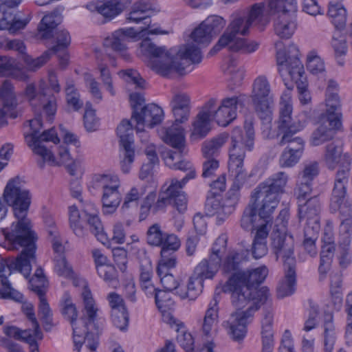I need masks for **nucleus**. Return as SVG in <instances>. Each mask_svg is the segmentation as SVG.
I'll list each match as a JSON object with an SVG mask.
<instances>
[{
  "instance_id": "obj_38",
  "label": "nucleus",
  "mask_w": 352,
  "mask_h": 352,
  "mask_svg": "<svg viewBox=\"0 0 352 352\" xmlns=\"http://www.w3.org/2000/svg\"><path fill=\"white\" fill-rule=\"evenodd\" d=\"M102 212L104 215L113 214L122 201V195L119 190L113 188L102 190Z\"/></svg>"
},
{
  "instance_id": "obj_4",
  "label": "nucleus",
  "mask_w": 352,
  "mask_h": 352,
  "mask_svg": "<svg viewBox=\"0 0 352 352\" xmlns=\"http://www.w3.org/2000/svg\"><path fill=\"white\" fill-rule=\"evenodd\" d=\"M140 48L151 57L158 58L151 61V67L164 76L172 71L182 74L187 65L199 63L202 59L200 49L193 43L182 45L178 50L167 51L165 47H157L146 38L141 42Z\"/></svg>"
},
{
  "instance_id": "obj_15",
  "label": "nucleus",
  "mask_w": 352,
  "mask_h": 352,
  "mask_svg": "<svg viewBox=\"0 0 352 352\" xmlns=\"http://www.w3.org/2000/svg\"><path fill=\"white\" fill-rule=\"evenodd\" d=\"M248 100V96L244 94L223 98L216 111L214 107L212 109V119L219 126H226L236 118L237 109L244 107Z\"/></svg>"
},
{
  "instance_id": "obj_63",
  "label": "nucleus",
  "mask_w": 352,
  "mask_h": 352,
  "mask_svg": "<svg viewBox=\"0 0 352 352\" xmlns=\"http://www.w3.org/2000/svg\"><path fill=\"white\" fill-rule=\"evenodd\" d=\"M65 92L68 105L72 107L75 111L82 108L83 102L80 100V95L73 85H67Z\"/></svg>"
},
{
  "instance_id": "obj_33",
  "label": "nucleus",
  "mask_w": 352,
  "mask_h": 352,
  "mask_svg": "<svg viewBox=\"0 0 352 352\" xmlns=\"http://www.w3.org/2000/svg\"><path fill=\"white\" fill-rule=\"evenodd\" d=\"M151 5L146 0H140L135 3L126 14V20L129 23H140L143 22L144 25H151L150 14Z\"/></svg>"
},
{
  "instance_id": "obj_17",
  "label": "nucleus",
  "mask_w": 352,
  "mask_h": 352,
  "mask_svg": "<svg viewBox=\"0 0 352 352\" xmlns=\"http://www.w3.org/2000/svg\"><path fill=\"white\" fill-rule=\"evenodd\" d=\"M351 164V160L346 158L344 164L340 165L336 173L330 202V210L332 212H336L342 204H346L344 201L350 177Z\"/></svg>"
},
{
  "instance_id": "obj_8",
  "label": "nucleus",
  "mask_w": 352,
  "mask_h": 352,
  "mask_svg": "<svg viewBox=\"0 0 352 352\" xmlns=\"http://www.w3.org/2000/svg\"><path fill=\"white\" fill-rule=\"evenodd\" d=\"M289 177L283 171L272 175L260 184L252 193L255 201L261 199L258 214L261 218H267L274 212L279 202V196L285 192Z\"/></svg>"
},
{
  "instance_id": "obj_14",
  "label": "nucleus",
  "mask_w": 352,
  "mask_h": 352,
  "mask_svg": "<svg viewBox=\"0 0 352 352\" xmlns=\"http://www.w3.org/2000/svg\"><path fill=\"white\" fill-rule=\"evenodd\" d=\"M117 135L120 139V164L124 173H129L135 160L133 146V129L131 122L122 120L117 126Z\"/></svg>"
},
{
  "instance_id": "obj_32",
  "label": "nucleus",
  "mask_w": 352,
  "mask_h": 352,
  "mask_svg": "<svg viewBox=\"0 0 352 352\" xmlns=\"http://www.w3.org/2000/svg\"><path fill=\"white\" fill-rule=\"evenodd\" d=\"M28 22V19H17L14 10L0 6V30H8L10 33L14 34L23 29Z\"/></svg>"
},
{
  "instance_id": "obj_35",
  "label": "nucleus",
  "mask_w": 352,
  "mask_h": 352,
  "mask_svg": "<svg viewBox=\"0 0 352 352\" xmlns=\"http://www.w3.org/2000/svg\"><path fill=\"white\" fill-rule=\"evenodd\" d=\"M217 192H208L206 201V210L210 215L217 214V217L223 219L233 212V207L227 206L225 203L221 204Z\"/></svg>"
},
{
  "instance_id": "obj_45",
  "label": "nucleus",
  "mask_w": 352,
  "mask_h": 352,
  "mask_svg": "<svg viewBox=\"0 0 352 352\" xmlns=\"http://www.w3.org/2000/svg\"><path fill=\"white\" fill-rule=\"evenodd\" d=\"M327 14L336 29L340 30L345 26L346 10L340 1H330Z\"/></svg>"
},
{
  "instance_id": "obj_1",
  "label": "nucleus",
  "mask_w": 352,
  "mask_h": 352,
  "mask_svg": "<svg viewBox=\"0 0 352 352\" xmlns=\"http://www.w3.org/2000/svg\"><path fill=\"white\" fill-rule=\"evenodd\" d=\"M267 274V268L261 266L235 272L226 283L225 291L231 293V303L236 310L231 314L226 324L229 334L236 341L245 338L249 319L270 297L267 287L258 289Z\"/></svg>"
},
{
  "instance_id": "obj_53",
  "label": "nucleus",
  "mask_w": 352,
  "mask_h": 352,
  "mask_svg": "<svg viewBox=\"0 0 352 352\" xmlns=\"http://www.w3.org/2000/svg\"><path fill=\"white\" fill-rule=\"evenodd\" d=\"M272 98L263 100H252L255 111L263 123L269 124L272 120L271 104Z\"/></svg>"
},
{
  "instance_id": "obj_37",
  "label": "nucleus",
  "mask_w": 352,
  "mask_h": 352,
  "mask_svg": "<svg viewBox=\"0 0 352 352\" xmlns=\"http://www.w3.org/2000/svg\"><path fill=\"white\" fill-rule=\"evenodd\" d=\"M221 263V262L217 257L213 258L209 256L208 258H204L198 263L195 267L193 274L202 280L212 279L218 272Z\"/></svg>"
},
{
  "instance_id": "obj_54",
  "label": "nucleus",
  "mask_w": 352,
  "mask_h": 352,
  "mask_svg": "<svg viewBox=\"0 0 352 352\" xmlns=\"http://www.w3.org/2000/svg\"><path fill=\"white\" fill-rule=\"evenodd\" d=\"M175 182H177L176 179H172L170 185L160 194L157 201L152 204L153 213L155 214L163 210L168 204H171V197L175 192Z\"/></svg>"
},
{
  "instance_id": "obj_18",
  "label": "nucleus",
  "mask_w": 352,
  "mask_h": 352,
  "mask_svg": "<svg viewBox=\"0 0 352 352\" xmlns=\"http://www.w3.org/2000/svg\"><path fill=\"white\" fill-rule=\"evenodd\" d=\"M171 110L175 118V122L170 127L164 129L162 139L165 143L172 147V149L166 150L165 151L175 153L177 149L173 144L177 143V136L181 135L183 138L184 152L182 153V156H184L187 153V150L186 149L184 129L180 126V124L188 120L190 109L184 111V109L171 108Z\"/></svg>"
},
{
  "instance_id": "obj_44",
  "label": "nucleus",
  "mask_w": 352,
  "mask_h": 352,
  "mask_svg": "<svg viewBox=\"0 0 352 352\" xmlns=\"http://www.w3.org/2000/svg\"><path fill=\"white\" fill-rule=\"evenodd\" d=\"M241 170L243 171V174L244 175L241 176V178L238 177L236 174L235 175L234 173H232L230 169L228 168L229 174L231 177H233L234 183L227 192V198L225 204L227 206L233 207V210L234 209V206L236 204L239 200V189L248 177V173L246 169L244 167H241L240 171Z\"/></svg>"
},
{
  "instance_id": "obj_21",
  "label": "nucleus",
  "mask_w": 352,
  "mask_h": 352,
  "mask_svg": "<svg viewBox=\"0 0 352 352\" xmlns=\"http://www.w3.org/2000/svg\"><path fill=\"white\" fill-rule=\"evenodd\" d=\"M271 247L273 252L276 254V259L280 256L283 258V266L288 261L289 258L294 261L296 264V259L294 254V245L292 241L286 239V232L273 230L270 235Z\"/></svg>"
},
{
  "instance_id": "obj_5",
  "label": "nucleus",
  "mask_w": 352,
  "mask_h": 352,
  "mask_svg": "<svg viewBox=\"0 0 352 352\" xmlns=\"http://www.w3.org/2000/svg\"><path fill=\"white\" fill-rule=\"evenodd\" d=\"M300 52L296 45H289L283 50L276 52V62L278 72L289 90L294 88V82L298 93V98L302 104H307L306 98L308 91V80L304 66L299 58Z\"/></svg>"
},
{
  "instance_id": "obj_42",
  "label": "nucleus",
  "mask_w": 352,
  "mask_h": 352,
  "mask_svg": "<svg viewBox=\"0 0 352 352\" xmlns=\"http://www.w3.org/2000/svg\"><path fill=\"white\" fill-rule=\"evenodd\" d=\"M272 322L273 315L270 311H267L261 321L262 352H272L274 347Z\"/></svg>"
},
{
  "instance_id": "obj_11",
  "label": "nucleus",
  "mask_w": 352,
  "mask_h": 352,
  "mask_svg": "<svg viewBox=\"0 0 352 352\" xmlns=\"http://www.w3.org/2000/svg\"><path fill=\"white\" fill-rule=\"evenodd\" d=\"M5 201L12 207L15 218L18 221V227L23 226L22 231L28 230V226L32 228L30 220L27 217L28 211L31 204V196L29 190L21 184L20 178L16 177L10 179L3 192Z\"/></svg>"
},
{
  "instance_id": "obj_24",
  "label": "nucleus",
  "mask_w": 352,
  "mask_h": 352,
  "mask_svg": "<svg viewBox=\"0 0 352 352\" xmlns=\"http://www.w3.org/2000/svg\"><path fill=\"white\" fill-rule=\"evenodd\" d=\"M346 158L351 160L348 153H344L343 144L340 140H335L325 146L322 160L328 169L335 170L344 164Z\"/></svg>"
},
{
  "instance_id": "obj_6",
  "label": "nucleus",
  "mask_w": 352,
  "mask_h": 352,
  "mask_svg": "<svg viewBox=\"0 0 352 352\" xmlns=\"http://www.w3.org/2000/svg\"><path fill=\"white\" fill-rule=\"evenodd\" d=\"M174 146L176 147L177 151L175 153L171 151H163L162 157L166 165L172 169L180 170L182 171H188L186 176L178 181L176 179L175 192L171 197V201H173L174 206L179 212L183 213L187 208V198L184 192L182 190L183 187L191 179H194L196 176V171L190 162L186 160L182 156L184 152V144L182 136H177V143H175Z\"/></svg>"
},
{
  "instance_id": "obj_13",
  "label": "nucleus",
  "mask_w": 352,
  "mask_h": 352,
  "mask_svg": "<svg viewBox=\"0 0 352 352\" xmlns=\"http://www.w3.org/2000/svg\"><path fill=\"white\" fill-rule=\"evenodd\" d=\"M292 105L289 93H284L280 97L279 118L277 121V135H282L279 145L285 144L291 135L300 131L304 126L292 117Z\"/></svg>"
},
{
  "instance_id": "obj_7",
  "label": "nucleus",
  "mask_w": 352,
  "mask_h": 352,
  "mask_svg": "<svg viewBox=\"0 0 352 352\" xmlns=\"http://www.w3.org/2000/svg\"><path fill=\"white\" fill-rule=\"evenodd\" d=\"M251 27L245 16H236L229 24L224 33L210 52H217L223 47L241 54H250L255 52L259 44L254 41L240 38L238 35H245Z\"/></svg>"
},
{
  "instance_id": "obj_56",
  "label": "nucleus",
  "mask_w": 352,
  "mask_h": 352,
  "mask_svg": "<svg viewBox=\"0 0 352 352\" xmlns=\"http://www.w3.org/2000/svg\"><path fill=\"white\" fill-rule=\"evenodd\" d=\"M301 150L285 148L279 157V165L282 168H290L295 166L300 160Z\"/></svg>"
},
{
  "instance_id": "obj_10",
  "label": "nucleus",
  "mask_w": 352,
  "mask_h": 352,
  "mask_svg": "<svg viewBox=\"0 0 352 352\" xmlns=\"http://www.w3.org/2000/svg\"><path fill=\"white\" fill-rule=\"evenodd\" d=\"M254 130L252 122H245L244 131L235 127L231 132V146L229 149L228 168L232 173L241 178L244 175L240 170L244 167L245 150L251 151L254 144Z\"/></svg>"
},
{
  "instance_id": "obj_59",
  "label": "nucleus",
  "mask_w": 352,
  "mask_h": 352,
  "mask_svg": "<svg viewBox=\"0 0 352 352\" xmlns=\"http://www.w3.org/2000/svg\"><path fill=\"white\" fill-rule=\"evenodd\" d=\"M226 25V21L218 15L208 16L204 21L203 25L208 30L212 36L219 34Z\"/></svg>"
},
{
  "instance_id": "obj_29",
  "label": "nucleus",
  "mask_w": 352,
  "mask_h": 352,
  "mask_svg": "<svg viewBox=\"0 0 352 352\" xmlns=\"http://www.w3.org/2000/svg\"><path fill=\"white\" fill-rule=\"evenodd\" d=\"M340 212L341 221L339 229V245L349 247L352 234V219L351 208L347 204H342L337 210Z\"/></svg>"
},
{
  "instance_id": "obj_40",
  "label": "nucleus",
  "mask_w": 352,
  "mask_h": 352,
  "mask_svg": "<svg viewBox=\"0 0 352 352\" xmlns=\"http://www.w3.org/2000/svg\"><path fill=\"white\" fill-rule=\"evenodd\" d=\"M342 278L340 273L331 275L329 305L334 311H339L343 302L342 292Z\"/></svg>"
},
{
  "instance_id": "obj_55",
  "label": "nucleus",
  "mask_w": 352,
  "mask_h": 352,
  "mask_svg": "<svg viewBox=\"0 0 352 352\" xmlns=\"http://www.w3.org/2000/svg\"><path fill=\"white\" fill-rule=\"evenodd\" d=\"M0 99L5 108L12 109L16 106L17 102L14 87L10 80H6L2 83L0 87Z\"/></svg>"
},
{
  "instance_id": "obj_61",
  "label": "nucleus",
  "mask_w": 352,
  "mask_h": 352,
  "mask_svg": "<svg viewBox=\"0 0 352 352\" xmlns=\"http://www.w3.org/2000/svg\"><path fill=\"white\" fill-rule=\"evenodd\" d=\"M84 125L87 131H94L98 126V120L96 117L95 110L91 108L90 102L86 103V109L84 114Z\"/></svg>"
},
{
  "instance_id": "obj_39",
  "label": "nucleus",
  "mask_w": 352,
  "mask_h": 352,
  "mask_svg": "<svg viewBox=\"0 0 352 352\" xmlns=\"http://www.w3.org/2000/svg\"><path fill=\"white\" fill-rule=\"evenodd\" d=\"M219 300L216 296L210 302L208 309L206 311L205 316L201 325L203 333L206 336H210L212 330L218 323L219 318Z\"/></svg>"
},
{
  "instance_id": "obj_34",
  "label": "nucleus",
  "mask_w": 352,
  "mask_h": 352,
  "mask_svg": "<svg viewBox=\"0 0 352 352\" xmlns=\"http://www.w3.org/2000/svg\"><path fill=\"white\" fill-rule=\"evenodd\" d=\"M309 73L310 80L314 81L318 88H323L327 81V72L324 61L315 51L309 52Z\"/></svg>"
},
{
  "instance_id": "obj_48",
  "label": "nucleus",
  "mask_w": 352,
  "mask_h": 352,
  "mask_svg": "<svg viewBox=\"0 0 352 352\" xmlns=\"http://www.w3.org/2000/svg\"><path fill=\"white\" fill-rule=\"evenodd\" d=\"M228 136L221 134L210 140L205 141L202 145V153L206 158H214L221 146L226 143Z\"/></svg>"
},
{
  "instance_id": "obj_64",
  "label": "nucleus",
  "mask_w": 352,
  "mask_h": 352,
  "mask_svg": "<svg viewBox=\"0 0 352 352\" xmlns=\"http://www.w3.org/2000/svg\"><path fill=\"white\" fill-rule=\"evenodd\" d=\"M54 270L56 272L61 276L70 278L73 275L72 267L68 264L65 258L60 254H58L55 258Z\"/></svg>"
},
{
  "instance_id": "obj_3",
  "label": "nucleus",
  "mask_w": 352,
  "mask_h": 352,
  "mask_svg": "<svg viewBox=\"0 0 352 352\" xmlns=\"http://www.w3.org/2000/svg\"><path fill=\"white\" fill-rule=\"evenodd\" d=\"M85 313L77 320L78 311L72 300L70 294L66 292L60 300V312L64 318L68 320L73 329L74 350L80 352L82 346L95 351L98 344V336L103 329L102 319L98 318V308L91 296L90 290L85 289L82 293Z\"/></svg>"
},
{
  "instance_id": "obj_22",
  "label": "nucleus",
  "mask_w": 352,
  "mask_h": 352,
  "mask_svg": "<svg viewBox=\"0 0 352 352\" xmlns=\"http://www.w3.org/2000/svg\"><path fill=\"white\" fill-rule=\"evenodd\" d=\"M339 91L340 87L338 83L333 79L329 80L325 91V102L327 107L325 113L331 115L333 118L331 123L334 126L339 123V117L341 118V104Z\"/></svg>"
},
{
  "instance_id": "obj_19",
  "label": "nucleus",
  "mask_w": 352,
  "mask_h": 352,
  "mask_svg": "<svg viewBox=\"0 0 352 352\" xmlns=\"http://www.w3.org/2000/svg\"><path fill=\"white\" fill-rule=\"evenodd\" d=\"M146 241L152 246L161 247V251L176 252L180 247V241L173 234H168L162 230L158 223L151 226L146 232Z\"/></svg>"
},
{
  "instance_id": "obj_58",
  "label": "nucleus",
  "mask_w": 352,
  "mask_h": 352,
  "mask_svg": "<svg viewBox=\"0 0 352 352\" xmlns=\"http://www.w3.org/2000/svg\"><path fill=\"white\" fill-rule=\"evenodd\" d=\"M145 154L147 157L148 162L147 164H143L141 168L140 177L142 179H144L150 175L154 166L159 163L158 157L153 147L148 146L145 150Z\"/></svg>"
},
{
  "instance_id": "obj_41",
  "label": "nucleus",
  "mask_w": 352,
  "mask_h": 352,
  "mask_svg": "<svg viewBox=\"0 0 352 352\" xmlns=\"http://www.w3.org/2000/svg\"><path fill=\"white\" fill-rule=\"evenodd\" d=\"M324 352H333L337 339V333L333 323V315L327 313L324 315L323 322Z\"/></svg>"
},
{
  "instance_id": "obj_50",
  "label": "nucleus",
  "mask_w": 352,
  "mask_h": 352,
  "mask_svg": "<svg viewBox=\"0 0 352 352\" xmlns=\"http://www.w3.org/2000/svg\"><path fill=\"white\" fill-rule=\"evenodd\" d=\"M202 280L197 278L192 274L189 278L186 290L181 287V290L178 292V296L181 299L188 298L190 300H195L201 292Z\"/></svg>"
},
{
  "instance_id": "obj_49",
  "label": "nucleus",
  "mask_w": 352,
  "mask_h": 352,
  "mask_svg": "<svg viewBox=\"0 0 352 352\" xmlns=\"http://www.w3.org/2000/svg\"><path fill=\"white\" fill-rule=\"evenodd\" d=\"M248 255L249 252L248 250L230 252L223 262V270L228 273L237 270L240 265L248 260Z\"/></svg>"
},
{
  "instance_id": "obj_12",
  "label": "nucleus",
  "mask_w": 352,
  "mask_h": 352,
  "mask_svg": "<svg viewBox=\"0 0 352 352\" xmlns=\"http://www.w3.org/2000/svg\"><path fill=\"white\" fill-rule=\"evenodd\" d=\"M28 228L27 232L22 231L23 226L18 227L16 221L12 223L10 230L0 229V245L10 250L23 248L21 252H28L30 257H34L37 236L32 228L28 226Z\"/></svg>"
},
{
  "instance_id": "obj_20",
  "label": "nucleus",
  "mask_w": 352,
  "mask_h": 352,
  "mask_svg": "<svg viewBox=\"0 0 352 352\" xmlns=\"http://www.w3.org/2000/svg\"><path fill=\"white\" fill-rule=\"evenodd\" d=\"M36 256L30 257L28 252H21L15 258H3L0 256V278L9 276L13 270L21 273L28 278L32 271L31 263L34 261Z\"/></svg>"
},
{
  "instance_id": "obj_57",
  "label": "nucleus",
  "mask_w": 352,
  "mask_h": 352,
  "mask_svg": "<svg viewBox=\"0 0 352 352\" xmlns=\"http://www.w3.org/2000/svg\"><path fill=\"white\" fill-rule=\"evenodd\" d=\"M257 202L252 198V204L246 208L243 212L241 219V226L245 230H250L254 227V222L257 217Z\"/></svg>"
},
{
  "instance_id": "obj_51",
  "label": "nucleus",
  "mask_w": 352,
  "mask_h": 352,
  "mask_svg": "<svg viewBox=\"0 0 352 352\" xmlns=\"http://www.w3.org/2000/svg\"><path fill=\"white\" fill-rule=\"evenodd\" d=\"M137 254L140 262V280L141 284L151 281L153 272L151 258L148 256L144 248L139 250Z\"/></svg>"
},
{
  "instance_id": "obj_30",
  "label": "nucleus",
  "mask_w": 352,
  "mask_h": 352,
  "mask_svg": "<svg viewBox=\"0 0 352 352\" xmlns=\"http://www.w3.org/2000/svg\"><path fill=\"white\" fill-rule=\"evenodd\" d=\"M308 166L302 171V180L295 189L298 204V214L300 220L306 219L308 221Z\"/></svg>"
},
{
  "instance_id": "obj_52",
  "label": "nucleus",
  "mask_w": 352,
  "mask_h": 352,
  "mask_svg": "<svg viewBox=\"0 0 352 352\" xmlns=\"http://www.w3.org/2000/svg\"><path fill=\"white\" fill-rule=\"evenodd\" d=\"M161 258L159 261L157 267V274L160 278L164 274H170L168 270L175 267L177 263V256L175 252H167L164 250L160 252Z\"/></svg>"
},
{
  "instance_id": "obj_9",
  "label": "nucleus",
  "mask_w": 352,
  "mask_h": 352,
  "mask_svg": "<svg viewBox=\"0 0 352 352\" xmlns=\"http://www.w3.org/2000/svg\"><path fill=\"white\" fill-rule=\"evenodd\" d=\"M61 22V14L58 10H54L43 17L38 26V30L43 38H54L56 45L49 51L57 55L59 65L62 69H64L68 63L67 49L71 43V36L67 30L56 29Z\"/></svg>"
},
{
  "instance_id": "obj_16",
  "label": "nucleus",
  "mask_w": 352,
  "mask_h": 352,
  "mask_svg": "<svg viewBox=\"0 0 352 352\" xmlns=\"http://www.w3.org/2000/svg\"><path fill=\"white\" fill-rule=\"evenodd\" d=\"M138 34L134 28H120L104 39L103 45L128 61L131 59V55L128 52V44L137 38Z\"/></svg>"
},
{
  "instance_id": "obj_31",
  "label": "nucleus",
  "mask_w": 352,
  "mask_h": 352,
  "mask_svg": "<svg viewBox=\"0 0 352 352\" xmlns=\"http://www.w3.org/2000/svg\"><path fill=\"white\" fill-rule=\"evenodd\" d=\"M276 14L278 16L274 24L275 34L280 38H290L296 29V23L285 9V2L283 3V8Z\"/></svg>"
},
{
  "instance_id": "obj_60",
  "label": "nucleus",
  "mask_w": 352,
  "mask_h": 352,
  "mask_svg": "<svg viewBox=\"0 0 352 352\" xmlns=\"http://www.w3.org/2000/svg\"><path fill=\"white\" fill-rule=\"evenodd\" d=\"M192 39L197 43L208 44L210 43L212 36L203 22L197 27L191 33Z\"/></svg>"
},
{
  "instance_id": "obj_28",
  "label": "nucleus",
  "mask_w": 352,
  "mask_h": 352,
  "mask_svg": "<svg viewBox=\"0 0 352 352\" xmlns=\"http://www.w3.org/2000/svg\"><path fill=\"white\" fill-rule=\"evenodd\" d=\"M285 266H283L285 276L279 283L276 292L278 298H283L294 293L296 289V264L294 261L289 258Z\"/></svg>"
},
{
  "instance_id": "obj_46",
  "label": "nucleus",
  "mask_w": 352,
  "mask_h": 352,
  "mask_svg": "<svg viewBox=\"0 0 352 352\" xmlns=\"http://www.w3.org/2000/svg\"><path fill=\"white\" fill-rule=\"evenodd\" d=\"M85 214L90 232L93 234L97 240L100 241L102 244L107 243L109 241V239L104 230V226L99 216L95 213H88L86 210L85 211Z\"/></svg>"
},
{
  "instance_id": "obj_26",
  "label": "nucleus",
  "mask_w": 352,
  "mask_h": 352,
  "mask_svg": "<svg viewBox=\"0 0 352 352\" xmlns=\"http://www.w3.org/2000/svg\"><path fill=\"white\" fill-rule=\"evenodd\" d=\"M283 8H276L272 12H267V5L263 3H254L251 7L247 14L245 16L251 26L254 25L263 31L270 21V16L276 14Z\"/></svg>"
},
{
  "instance_id": "obj_36",
  "label": "nucleus",
  "mask_w": 352,
  "mask_h": 352,
  "mask_svg": "<svg viewBox=\"0 0 352 352\" xmlns=\"http://www.w3.org/2000/svg\"><path fill=\"white\" fill-rule=\"evenodd\" d=\"M132 0H109L98 6L96 10L109 21L121 14L131 3Z\"/></svg>"
},
{
  "instance_id": "obj_23",
  "label": "nucleus",
  "mask_w": 352,
  "mask_h": 352,
  "mask_svg": "<svg viewBox=\"0 0 352 352\" xmlns=\"http://www.w3.org/2000/svg\"><path fill=\"white\" fill-rule=\"evenodd\" d=\"M164 118V112L161 107L155 104H149L142 107L140 112L132 113V118L138 124L137 130L141 131L139 126H147L153 128L160 124Z\"/></svg>"
},
{
  "instance_id": "obj_62",
  "label": "nucleus",
  "mask_w": 352,
  "mask_h": 352,
  "mask_svg": "<svg viewBox=\"0 0 352 352\" xmlns=\"http://www.w3.org/2000/svg\"><path fill=\"white\" fill-rule=\"evenodd\" d=\"M227 241L228 237L226 234L220 235L213 243L210 256L213 258L217 257L221 262L222 256L226 250Z\"/></svg>"
},
{
  "instance_id": "obj_2",
  "label": "nucleus",
  "mask_w": 352,
  "mask_h": 352,
  "mask_svg": "<svg viewBox=\"0 0 352 352\" xmlns=\"http://www.w3.org/2000/svg\"><path fill=\"white\" fill-rule=\"evenodd\" d=\"M25 94L35 113V118L30 120L31 133L25 138L33 152L41 157L42 159L38 161V165L40 168H43L45 162L54 161L52 152L43 144L44 142H52L58 144L60 140L54 128L40 133L43 126L41 116L45 115L49 121L53 120L57 109L56 99L43 80L40 82L38 91L33 83L28 84Z\"/></svg>"
},
{
  "instance_id": "obj_25",
  "label": "nucleus",
  "mask_w": 352,
  "mask_h": 352,
  "mask_svg": "<svg viewBox=\"0 0 352 352\" xmlns=\"http://www.w3.org/2000/svg\"><path fill=\"white\" fill-rule=\"evenodd\" d=\"M216 104L215 99H210L197 115L192 124V136L196 138H203L210 131V121L212 118V109Z\"/></svg>"
},
{
  "instance_id": "obj_43",
  "label": "nucleus",
  "mask_w": 352,
  "mask_h": 352,
  "mask_svg": "<svg viewBox=\"0 0 352 352\" xmlns=\"http://www.w3.org/2000/svg\"><path fill=\"white\" fill-rule=\"evenodd\" d=\"M320 210V203L317 197L309 198V216L313 215L312 219L314 223V226L311 228L314 234L312 236H309V255L311 256L316 254V252L313 249L311 243L314 242V238L315 236L316 238L317 237L320 230V218L318 217ZM310 219L311 217H309Z\"/></svg>"
},
{
  "instance_id": "obj_47",
  "label": "nucleus",
  "mask_w": 352,
  "mask_h": 352,
  "mask_svg": "<svg viewBox=\"0 0 352 352\" xmlns=\"http://www.w3.org/2000/svg\"><path fill=\"white\" fill-rule=\"evenodd\" d=\"M251 98L252 100L272 98L270 85L265 76H261L255 79Z\"/></svg>"
},
{
  "instance_id": "obj_27",
  "label": "nucleus",
  "mask_w": 352,
  "mask_h": 352,
  "mask_svg": "<svg viewBox=\"0 0 352 352\" xmlns=\"http://www.w3.org/2000/svg\"><path fill=\"white\" fill-rule=\"evenodd\" d=\"M332 118L331 114L326 113L322 116L320 118L321 124L312 133V145L318 146L333 138L335 133L334 130L341 126V118L339 117V123L336 126L331 123Z\"/></svg>"
}]
</instances>
